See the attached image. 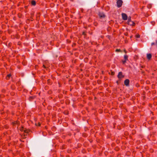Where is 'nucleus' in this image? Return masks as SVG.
<instances>
[{
  "mask_svg": "<svg viewBox=\"0 0 157 157\" xmlns=\"http://www.w3.org/2000/svg\"><path fill=\"white\" fill-rule=\"evenodd\" d=\"M127 24L131 26H134L135 25V23L132 21H130L129 22H127Z\"/></svg>",
  "mask_w": 157,
  "mask_h": 157,
  "instance_id": "6",
  "label": "nucleus"
},
{
  "mask_svg": "<svg viewBox=\"0 0 157 157\" xmlns=\"http://www.w3.org/2000/svg\"><path fill=\"white\" fill-rule=\"evenodd\" d=\"M155 43H154V42H153V43H151V45L152 46V45H155Z\"/></svg>",
  "mask_w": 157,
  "mask_h": 157,
  "instance_id": "20",
  "label": "nucleus"
},
{
  "mask_svg": "<svg viewBox=\"0 0 157 157\" xmlns=\"http://www.w3.org/2000/svg\"><path fill=\"white\" fill-rule=\"evenodd\" d=\"M113 72H112V74H113V75H114V74H113Z\"/></svg>",
  "mask_w": 157,
  "mask_h": 157,
  "instance_id": "34",
  "label": "nucleus"
},
{
  "mask_svg": "<svg viewBox=\"0 0 157 157\" xmlns=\"http://www.w3.org/2000/svg\"><path fill=\"white\" fill-rule=\"evenodd\" d=\"M117 76L119 80H121L122 78L124 77V75H123L122 72H119Z\"/></svg>",
  "mask_w": 157,
  "mask_h": 157,
  "instance_id": "1",
  "label": "nucleus"
},
{
  "mask_svg": "<svg viewBox=\"0 0 157 157\" xmlns=\"http://www.w3.org/2000/svg\"><path fill=\"white\" fill-rule=\"evenodd\" d=\"M32 5L34 6L36 5V2L34 0H32L31 2Z\"/></svg>",
  "mask_w": 157,
  "mask_h": 157,
  "instance_id": "8",
  "label": "nucleus"
},
{
  "mask_svg": "<svg viewBox=\"0 0 157 157\" xmlns=\"http://www.w3.org/2000/svg\"><path fill=\"white\" fill-rule=\"evenodd\" d=\"M156 33H157V31H156Z\"/></svg>",
  "mask_w": 157,
  "mask_h": 157,
  "instance_id": "35",
  "label": "nucleus"
},
{
  "mask_svg": "<svg viewBox=\"0 0 157 157\" xmlns=\"http://www.w3.org/2000/svg\"><path fill=\"white\" fill-rule=\"evenodd\" d=\"M35 98V97L34 96H31L29 97V100L30 101H32V100Z\"/></svg>",
  "mask_w": 157,
  "mask_h": 157,
  "instance_id": "11",
  "label": "nucleus"
},
{
  "mask_svg": "<svg viewBox=\"0 0 157 157\" xmlns=\"http://www.w3.org/2000/svg\"><path fill=\"white\" fill-rule=\"evenodd\" d=\"M148 6V7L149 8H150L151 7V6H150V5H149Z\"/></svg>",
  "mask_w": 157,
  "mask_h": 157,
  "instance_id": "25",
  "label": "nucleus"
},
{
  "mask_svg": "<svg viewBox=\"0 0 157 157\" xmlns=\"http://www.w3.org/2000/svg\"><path fill=\"white\" fill-rule=\"evenodd\" d=\"M152 57V55L151 53L147 54V57L148 60H150Z\"/></svg>",
  "mask_w": 157,
  "mask_h": 157,
  "instance_id": "5",
  "label": "nucleus"
},
{
  "mask_svg": "<svg viewBox=\"0 0 157 157\" xmlns=\"http://www.w3.org/2000/svg\"><path fill=\"white\" fill-rule=\"evenodd\" d=\"M130 21H131V17L129 16L128 18V20L127 22H129Z\"/></svg>",
  "mask_w": 157,
  "mask_h": 157,
  "instance_id": "14",
  "label": "nucleus"
},
{
  "mask_svg": "<svg viewBox=\"0 0 157 157\" xmlns=\"http://www.w3.org/2000/svg\"><path fill=\"white\" fill-rule=\"evenodd\" d=\"M38 67L37 65H36L35 66V68L36 69Z\"/></svg>",
  "mask_w": 157,
  "mask_h": 157,
  "instance_id": "23",
  "label": "nucleus"
},
{
  "mask_svg": "<svg viewBox=\"0 0 157 157\" xmlns=\"http://www.w3.org/2000/svg\"><path fill=\"white\" fill-rule=\"evenodd\" d=\"M116 82L118 84V81H117Z\"/></svg>",
  "mask_w": 157,
  "mask_h": 157,
  "instance_id": "29",
  "label": "nucleus"
},
{
  "mask_svg": "<svg viewBox=\"0 0 157 157\" xmlns=\"http://www.w3.org/2000/svg\"><path fill=\"white\" fill-rule=\"evenodd\" d=\"M113 72H112V74H113V75H114V74H113Z\"/></svg>",
  "mask_w": 157,
  "mask_h": 157,
  "instance_id": "33",
  "label": "nucleus"
},
{
  "mask_svg": "<svg viewBox=\"0 0 157 157\" xmlns=\"http://www.w3.org/2000/svg\"><path fill=\"white\" fill-rule=\"evenodd\" d=\"M130 81L128 79H125L124 82V85L126 86H128L129 85V83Z\"/></svg>",
  "mask_w": 157,
  "mask_h": 157,
  "instance_id": "4",
  "label": "nucleus"
},
{
  "mask_svg": "<svg viewBox=\"0 0 157 157\" xmlns=\"http://www.w3.org/2000/svg\"><path fill=\"white\" fill-rule=\"evenodd\" d=\"M30 131V130L28 129H25V130H24V132L26 133H28Z\"/></svg>",
  "mask_w": 157,
  "mask_h": 157,
  "instance_id": "9",
  "label": "nucleus"
},
{
  "mask_svg": "<svg viewBox=\"0 0 157 157\" xmlns=\"http://www.w3.org/2000/svg\"><path fill=\"white\" fill-rule=\"evenodd\" d=\"M124 59L125 60H127L128 59V56L127 55H124Z\"/></svg>",
  "mask_w": 157,
  "mask_h": 157,
  "instance_id": "10",
  "label": "nucleus"
},
{
  "mask_svg": "<svg viewBox=\"0 0 157 157\" xmlns=\"http://www.w3.org/2000/svg\"><path fill=\"white\" fill-rule=\"evenodd\" d=\"M123 3V1L121 0H117V6L119 8L121 6Z\"/></svg>",
  "mask_w": 157,
  "mask_h": 157,
  "instance_id": "2",
  "label": "nucleus"
},
{
  "mask_svg": "<svg viewBox=\"0 0 157 157\" xmlns=\"http://www.w3.org/2000/svg\"><path fill=\"white\" fill-rule=\"evenodd\" d=\"M36 124V126H37V124Z\"/></svg>",
  "mask_w": 157,
  "mask_h": 157,
  "instance_id": "31",
  "label": "nucleus"
},
{
  "mask_svg": "<svg viewBox=\"0 0 157 157\" xmlns=\"http://www.w3.org/2000/svg\"><path fill=\"white\" fill-rule=\"evenodd\" d=\"M11 76V75L10 74H9L8 75H7V77H6L7 79H8V78H10V77Z\"/></svg>",
  "mask_w": 157,
  "mask_h": 157,
  "instance_id": "12",
  "label": "nucleus"
},
{
  "mask_svg": "<svg viewBox=\"0 0 157 157\" xmlns=\"http://www.w3.org/2000/svg\"><path fill=\"white\" fill-rule=\"evenodd\" d=\"M40 125H41L40 123H38V125L39 126H40Z\"/></svg>",
  "mask_w": 157,
  "mask_h": 157,
  "instance_id": "24",
  "label": "nucleus"
},
{
  "mask_svg": "<svg viewBox=\"0 0 157 157\" xmlns=\"http://www.w3.org/2000/svg\"><path fill=\"white\" fill-rule=\"evenodd\" d=\"M12 125H13V126H14V125H15L16 124V123H15V122H12Z\"/></svg>",
  "mask_w": 157,
  "mask_h": 157,
  "instance_id": "18",
  "label": "nucleus"
},
{
  "mask_svg": "<svg viewBox=\"0 0 157 157\" xmlns=\"http://www.w3.org/2000/svg\"><path fill=\"white\" fill-rule=\"evenodd\" d=\"M113 72H112V74H113V75H114V74H113Z\"/></svg>",
  "mask_w": 157,
  "mask_h": 157,
  "instance_id": "32",
  "label": "nucleus"
},
{
  "mask_svg": "<svg viewBox=\"0 0 157 157\" xmlns=\"http://www.w3.org/2000/svg\"><path fill=\"white\" fill-rule=\"evenodd\" d=\"M25 9H27V6H25Z\"/></svg>",
  "mask_w": 157,
  "mask_h": 157,
  "instance_id": "26",
  "label": "nucleus"
},
{
  "mask_svg": "<svg viewBox=\"0 0 157 157\" xmlns=\"http://www.w3.org/2000/svg\"><path fill=\"white\" fill-rule=\"evenodd\" d=\"M99 16L101 18H104L105 17V15L103 13H99Z\"/></svg>",
  "mask_w": 157,
  "mask_h": 157,
  "instance_id": "7",
  "label": "nucleus"
},
{
  "mask_svg": "<svg viewBox=\"0 0 157 157\" xmlns=\"http://www.w3.org/2000/svg\"><path fill=\"white\" fill-rule=\"evenodd\" d=\"M16 124H19V121H17L16 122Z\"/></svg>",
  "mask_w": 157,
  "mask_h": 157,
  "instance_id": "21",
  "label": "nucleus"
},
{
  "mask_svg": "<svg viewBox=\"0 0 157 157\" xmlns=\"http://www.w3.org/2000/svg\"><path fill=\"white\" fill-rule=\"evenodd\" d=\"M126 61L125 60H122V62L123 64H125V63L126 62Z\"/></svg>",
  "mask_w": 157,
  "mask_h": 157,
  "instance_id": "17",
  "label": "nucleus"
},
{
  "mask_svg": "<svg viewBox=\"0 0 157 157\" xmlns=\"http://www.w3.org/2000/svg\"><path fill=\"white\" fill-rule=\"evenodd\" d=\"M124 52L125 53H126V50H124Z\"/></svg>",
  "mask_w": 157,
  "mask_h": 157,
  "instance_id": "30",
  "label": "nucleus"
},
{
  "mask_svg": "<svg viewBox=\"0 0 157 157\" xmlns=\"http://www.w3.org/2000/svg\"><path fill=\"white\" fill-rule=\"evenodd\" d=\"M122 19L124 20H126L128 19V17L127 15L124 13H122L121 14Z\"/></svg>",
  "mask_w": 157,
  "mask_h": 157,
  "instance_id": "3",
  "label": "nucleus"
},
{
  "mask_svg": "<svg viewBox=\"0 0 157 157\" xmlns=\"http://www.w3.org/2000/svg\"><path fill=\"white\" fill-rule=\"evenodd\" d=\"M136 37L137 38H139L140 37V36L139 35H136Z\"/></svg>",
  "mask_w": 157,
  "mask_h": 157,
  "instance_id": "19",
  "label": "nucleus"
},
{
  "mask_svg": "<svg viewBox=\"0 0 157 157\" xmlns=\"http://www.w3.org/2000/svg\"><path fill=\"white\" fill-rule=\"evenodd\" d=\"M43 67L44 68H46V67L45 66V65H43Z\"/></svg>",
  "mask_w": 157,
  "mask_h": 157,
  "instance_id": "22",
  "label": "nucleus"
},
{
  "mask_svg": "<svg viewBox=\"0 0 157 157\" xmlns=\"http://www.w3.org/2000/svg\"><path fill=\"white\" fill-rule=\"evenodd\" d=\"M116 52H121V50L120 49H117L116 50Z\"/></svg>",
  "mask_w": 157,
  "mask_h": 157,
  "instance_id": "16",
  "label": "nucleus"
},
{
  "mask_svg": "<svg viewBox=\"0 0 157 157\" xmlns=\"http://www.w3.org/2000/svg\"><path fill=\"white\" fill-rule=\"evenodd\" d=\"M20 130L21 131H24V128L23 126H22L21 128H20Z\"/></svg>",
  "mask_w": 157,
  "mask_h": 157,
  "instance_id": "13",
  "label": "nucleus"
},
{
  "mask_svg": "<svg viewBox=\"0 0 157 157\" xmlns=\"http://www.w3.org/2000/svg\"><path fill=\"white\" fill-rule=\"evenodd\" d=\"M156 44H157V40H156Z\"/></svg>",
  "mask_w": 157,
  "mask_h": 157,
  "instance_id": "28",
  "label": "nucleus"
},
{
  "mask_svg": "<svg viewBox=\"0 0 157 157\" xmlns=\"http://www.w3.org/2000/svg\"><path fill=\"white\" fill-rule=\"evenodd\" d=\"M49 81H50V80H49V79H48V80H47L48 82H49Z\"/></svg>",
  "mask_w": 157,
  "mask_h": 157,
  "instance_id": "27",
  "label": "nucleus"
},
{
  "mask_svg": "<svg viewBox=\"0 0 157 157\" xmlns=\"http://www.w3.org/2000/svg\"><path fill=\"white\" fill-rule=\"evenodd\" d=\"M82 34L83 35H84L85 36V37L86 35V32H82Z\"/></svg>",
  "mask_w": 157,
  "mask_h": 157,
  "instance_id": "15",
  "label": "nucleus"
}]
</instances>
